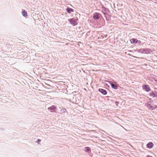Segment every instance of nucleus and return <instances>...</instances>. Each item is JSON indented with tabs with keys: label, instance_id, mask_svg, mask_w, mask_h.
Returning a JSON list of instances; mask_svg holds the SVG:
<instances>
[{
	"label": "nucleus",
	"instance_id": "obj_6",
	"mask_svg": "<svg viewBox=\"0 0 157 157\" xmlns=\"http://www.w3.org/2000/svg\"><path fill=\"white\" fill-rule=\"evenodd\" d=\"M143 89H144L147 92L150 91V88L149 87V86L147 85H144L143 86Z\"/></svg>",
	"mask_w": 157,
	"mask_h": 157
},
{
	"label": "nucleus",
	"instance_id": "obj_7",
	"mask_svg": "<svg viewBox=\"0 0 157 157\" xmlns=\"http://www.w3.org/2000/svg\"><path fill=\"white\" fill-rule=\"evenodd\" d=\"M99 91L104 95H105L107 94V91L106 90L102 89H99Z\"/></svg>",
	"mask_w": 157,
	"mask_h": 157
},
{
	"label": "nucleus",
	"instance_id": "obj_10",
	"mask_svg": "<svg viewBox=\"0 0 157 157\" xmlns=\"http://www.w3.org/2000/svg\"><path fill=\"white\" fill-rule=\"evenodd\" d=\"M22 13L23 16L26 17L28 16L27 13L25 10H23L22 11Z\"/></svg>",
	"mask_w": 157,
	"mask_h": 157
},
{
	"label": "nucleus",
	"instance_id": "obj_11",
	"mask_svg": "<svg viewBox=\"0 0 157 157\" xmlns=\"http://www.w3.org/2000/svg\"><path fill=\"white\" fill-rule=\"evenodd\" d=\"M112 87L114 89H117V88L118 86L114 84L113 83H111Z\"/></svg>",
	"mask_w": 157,
	"mask_h": 157
},
{
	"label": "nucleus",
	"instance_id": "obj_15",
	"mask_svg": "<svg viewBox=\"0 0 157 157\" xmlns=\"http://www.w3.org/2000/svg\"><path fill=\"white\" fill-rule=\"evenodd\" d=\"M147 157H152V156H147Z\"/></svg>",
	"mask_w": 157,
	"mask_h": 157
},
{
	"label": "nucleus",
	"instance_id": "obj_17",
	"mask_svg": "<svg viewBox=\"0 0 157 157\" xmlns=\"http://www.w3.org/2000/svg\"><path fill=\"white\" fill-rule=\"evenodd\" d=\"M133 57H135V56H132Z\"/></svg>",
	"mask_w": 157,
	"mask_h": 157
},
{
	"label": "nucleus",
	"instance_id": "obj_9",
	"mask_svg": "<svg viewBox=\"0 0 157 157\" xmlns=\"http://www.w3.org/2000/svg\"><path fill=\"white\" fill-rule=\"evenodd\" d=\"M66 10L69 13H70L71 12H74V10L71 8H67Z\"/></svg>",
	"mask_w": 157,
	"mask_h": 157
},
{
	"label": "nucleus",
	"instance_id": "obj_4",
	"mask_svg": "<svg viewBox=\"0 0 157 157\" xmlns=\"http://www.w3.org/2000/svg\"><path fill=\"white\" fill-rule=\"evenodd\" d=\"M101 16V15L98 13H95L93 18L94 20H98L100 17Z\"/></svg>",
	"mask_w": 157,
	"mask_h": 157
},
{
	"label": "nucleus",
	"instance_id": "obj_14",
	"mask_svg": "<svg viewBox=\"0 0 157 157\" xmlns=\"http://www.w3.org/2000/svg\"><path fill=\"white\" fill-rule=\"evenodd\" d=\"M40 140L38 139L37 140V143H39L40 142Z\"/></svg>",
	"mask_w": 157,
	"mask_h": 157
},
{
	"label": "nucleus",
	"instance_id": "obj_1",
	"mask_svg": "<svg viewBox=\"0 0 157 157\" xmlns=\"http://www.w3.org/2000/svg\"><path fill=\"white\" fill-rule=\"evenodd\" d=\"M78 19H74V18L70 19L68 21L73 26H75L78 25Z\"/></svg>",
	"mask_w": 157,
	"mask_h": 157
},
{
	"label": "nucleus",
	"instance_id": "obj_3",
	"mask_svg": "<svg viewBox=\"0 0 157 157\" xmlns=\"http://www.w3.org/2000/svg\"><path fill=\"white\" fill-rule=\"evenodd\" d=\"M130 41L132 44H136L137 43L139 44H140L141 43L140 41L138 40H137L134 38L131 39Z\"/></svg>",
	"mask_w": 157,
	"mask_h": 157
},
{
	"label": "nucleus",
	"instance_id": "obj_13",
	"mask_svg": "<svg viewBox=\"0 0 157 157\" xmlns=\"http://www.w3.org/2000/svg\"><path fill=\"white\" fill-rule=\"evenodd\" d=\"M86 149L87 151L88 152L90 150V147H86Z\"/></svg>",
	"mask_w": 157,
	"mask_h": 157
},
{
	"label": "nucleus",
	"instance_id": "obj_5",
	"mask_svg": "<svg viewBox=\"0 0 157 157\" xmlns=\"http://www.w3.org/2000/svg\"><path fill=\"white\" fill-rule=\"evenodd\" d=\"M56 109V107L54 105H53L48 108V109L51 112H55Z\"/></svg>",
	"mask_w": 157,
	"mask_h": 157
},
{
	"label": "nucleus",
	"instance_id": "obj_8",
	"mask_svg": "<svg viewBox=\"0 0 157 157\" xmlns=\"http://www.w3.org/2000/svg\"><path fill=\"white\" fill-rule=\"evenodd\" d=\"M153 144L152 142H149L147 145V148H151L153 146Z\"/></svg>",
	"mask_w": 157,
	"mask_h": 157
},
{
	"label": "nucleus",
	"instance_id": "obj_2",
	"mask_svg": "<svg viewBox=\"0 0 157 157\" xmlns=\"http://www.w3.org/2000/svg\"><path fill=\"white\" fill-rule=\"evenodd\" d=\"M140 52L143 53H146L147 54L150 53L151 52H152V51L150 49H140Z\"/></svg>",
	"mask_w": 157,
	"mask_h": 157
},
{
	"label": "nucleus",
	"instance_id": "obj_16",
	"mask_svg": "<svg viewBox=\"0 0 157 157\" xmlns=\"http://www.w3.org/2000/svg\"><path fill=\"white\" fill-rule=\"evenodd\" d=\"M144 52H146V51H144Z\"/></svg>",
	"mask_w": 157,
	"mask_h": 157
},
{
	"label": "nucleus",
	"instance_id": "obj_12",
	"mask_svg": "<svg viewBox=\"0 0 157 157\" xmlns=\"http://www.w3.org/2000/svg\"><path fill=\"white\" fill-rule=\"evenodd\" d=\"M150 95L151 96H152L153 97H155V93L153 92H151L150 94Z\"/></svg>",
	"mask_w": 157,
	"mask_h": 157
}]
</instances>
